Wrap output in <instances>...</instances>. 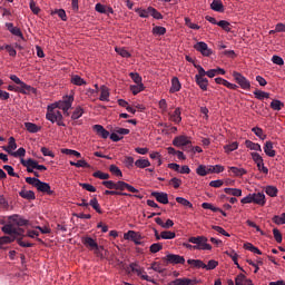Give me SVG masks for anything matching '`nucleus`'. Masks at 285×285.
<instances>
[{
    "label": "nucleus",
    "instance_id": "nucleus-48",
    "mask_svg": "<svg viewBox=\"0 0 285 285\" xmlns=\"http://www.w3.org/2000/svg\"><path fill=\"white\" fill-rule=\"evenodd\" d=\"M153 35H156V37H163V35H166V27H159V26L154 27Z\"/></svg>",
    "mask_w": 285,
    "mask_h": 285
},
{
    "label": "nucleus",
    "instance_id": "nucleus-19",
    "mask_svg": "<svg viewBox=\"0 0 285 285\" xmlns=\"http://www.w3.org/2000/svg\"><path fill=\"white\" fill-rule=\"evenodd\" d=\"M82 244L86 246V248H89V250H92L95 248H97V246L99 244H97V242L90 237V236H87L82 239Z\"/></svg>",
    "mask_w": 285,
    "mask_h": 285
},
{
    "label": "nucleus",
    "instance_id": "nucleus-12",
    "mask_svg": "<svg viewBox=\"0 0 285 285\" xmlns=\"http://www.w3.org/2000/svg\"><path fill=\"white\" fill-rule=\"evenodd\" d=\"M194 250H213V246L208 244V238L204 236L198 245H194Z\"/></svg>",
    "mask_w": 285,
    "mask_h": 285
},
{
    "label": "nucleus",
    "instance_id": "nucleus-52",
    "mask_svg": "<svg viewBox=\"0 0 285 285\" xmlns=\"http://www.w3.org/2000/svg\"><path fill=\"white\" fill-rule=\"evenodd\" d=\"M217 266H219V263L215 259H210L208 262V264L207 265L205 264V267H203V268H205V271H215V268H217Z\"/></svg>",
    "mask_w": 285,
    "mask_h": 285
},
{
    "label": "nucleus",
    "instance_id": "nucleus-28",
    "mask_svg": "<svg viewBox=\"0 0 285 285\" xmlns=\"http://www.w3.org/2000/svg\"><path fill=\"white\" fill-rule=\"evenodd\" d=\"M210 8L215 12H224V3H222L219 0H213Z\"/></svg>",
    "mask_w": 285,
    "mask_h": 285
},
{
    "label": "nucleus",
    "instance_id": "nucleus-21",
    "mask_svg": "<svg viewBox=\"0 0 285 285\" xmlns=\"http://www.w3.org/2000/svg\"><path fill=\"white\" fill-rule=\"evenodd\" d=\"M229 173H232L233 177H244L248 171L239 167H229Z\"/></svg>",
    "mask_w": 285,
    "mask_h": 285
},
{
    "label": "nucleus",
    "instance_id": "nucleus-45",
    "mask_svg": "<svg viewBox=\"0 0 285 285\" xmlns=\"http://www.w3.org/2000/svg\"><path fill=\"white\" fill-rule=\"evenodd\" d=\"M237 148H239V144L237 141H234L229 145L224 146V150L227 154L233 153L234 150H237Z\"/></svg>",
    "mask_w": 285,
    "mask_h": 285
},
{
    "label": "nucleus",
    "instance_id": "nucleus-64",
    "mask_svg": "<svg viewBox=\"0 0 285 285\" xmlns=\"http://www.w3.org/2000/svg\"><path fill=\"white\" fill-rule=\"evenodd\" d=\"M169 184L171 186H174V188H179V186H181V179L177 178V177H174L169 180Z\"/></svg>",
    "mask_w": 285,
    "mask_h": 285
},
{
    "label": "nucleus",
    "instance_id": "nucleus-24",
    "mask_svg": "<svg viewBox=\"0 0 285 285\" xmlns=\"http://www.w3.org/2000/svg\"><path fill=\"white\" fill-rule=\"evenodd\" d=\"M173 285H190V284H197V281H193L190 278H176L175 281H171Z\"/></svg>",
    "mask_w": 285,
    "mask_h": 285
},
{
    "label": "nucleus",
    "instance_id": "nucleus-63",
    "mask_svg": "<svg viewBox=\"0 0 285 285\" xmlns=\"http://www.w3.org/2000/svg\"><path fill=\"white\" fill-rule=\"evenodd\" d=\"M129 77H130V79H132L134 82H136V85L144 83V82H141V76H139V73H137V72H130Z\"/></svg>",
    "mask_w": 285,
    "mask_h": 285
},
{
    "label": "nucleus",
    "instance_id": "nucleus-49",
    "mask_svg": "<svg viewBox=\"0 0 285 285\" xmlns=\"http://www.w3.org/2000/svg\"><path fill=\"white\" fill-rule=\"evenodd\" d=\"M266 195H268L269 197H277V187L275 186H267L265 189Z\"/></svg>",
    "mask_w": 285,
    "mask_h": 285
},
{
    "label": "nucleus",
    "instance_id": "nucleus-26",
    "mask_svg": "<svg viewBox=\"0 0 285 285\" xmlns=\"http://www.w3.org/2000/svg\"><path fill=\"white\" fill-rule=\"evenodd\" d=\"M195 81L200 90H208V78H195Z\"/></svg>",
    "mask_w": 285,
    "mask_h": 285
},
{
    "label": "nucleus",
    "instance_id": "nucleus-35",
    "mask_svg": "<svg viewBox=\"0 0 285 285\" xmlns=\"http://www.w3.org/2000/svg\"><path fill=\"white\" fill-rule=\"evenodd\" d=\"M171 121H174V124H179L181 121V109L180 108H176L174 114L170 116Z\"/></svg>",
    "mask_w": 285,
    "mask_h": 285
},
{
    "label": "nucleus",
    "instance_id": "nucleus-59",
    "mask_svg": "<svg viewBox=\"0 0 285 285\" xmlns=\"http://www.w3.org/2000/svg\"><path fill=\"white\" fill-rule=\"evenodd\" d=\"M61 153L63 155H73V157H77L78 159H80V157H81V153L73 150V149H61Z\"/></svg>",
    "mask_w": 285,
    "mask_h": 285
},
{
    "label": "nucleus",
    "instance_id": "nucleus-11",
    "mask_svg": "<svg viewBox=\"0 0 285 285\" xmlns=\"http://www.w3.org/2000/svg\"><path fill=\"white\" fill-rule=\"evenodd\" d=\"M190 144V139L187 136H177L173 140V145L177 148H183L184 146H188Z\"/></svg>",
    "mask_w": 285,
    "mask_h": 285
},
{
    "label": "nucleus",
    "instance_id": "nucleus-46",
    "mask_svg": "<svg viewBox=\"0 0 285 285\" xmlns=\"http://www.w3.org/2000/svg\"><path fill=\"white\" fill-rule=\"evenodd\" d=\"M194 68H196L198 70V73L195 76V79L206 78L207 71L204 69V67H202L200 65L194 63Z\"/></svg>",
    "mask_w": 285,
    "mask_h": 285
},
{
    "label": "nucleus",
    "instance_id": "nucleus-43",
    "mask_svg": "<svg viewBox=\"0 0 285 285\" xmlns=\"http://www.w3.org/2000/svg\"><path fill=\"white\" fill-rule=\"evenodd\" d=\"M137 168H148L150 166V160L148 159H138L135 161Z\"/></svg>",
    "mask_w": 285,
    "mask_h": 285
},
{
    "label": "nucleus",
    "instance_id": "nucleus-7",
    "mask_svg": "<svg viewBox=\"0 0 285 285\" xmlns=\"http://www.w3.org/2000/svg\"><path fill=\"white\" fill-rule=\"evenodd\" d=\"M116 190L118 193H124V190H128L129 193H139V189L135 188L134 186L124 180H119L116 183Z\"/></svg>",
    "mask_w": 285,
    "mask_h": 285
},
{
    "label": "nucleus",
    "instance_id": "nucleus-57",
    "mask_svg": "<svg viewBox=\"0 0 285 285\" xmlns=\"http://www.w3.org/2000/svg\"><path fill=\"white\" fill-rule=\"evenodd\" d=\"M102 186H105V188H108V190H116L117 189V183H115L112 180L102 181Z\"/></svg>",
    "mask_w": 285,
    "mask_h": 285
},
{
    "label": "nucleus",
    "instance_id": "nucleus-61",
    "mask_svg": "<svg viewBox=\"0 0 285 285\" xmlns=\"http://www.w3.org/2000/svg\"><path fill=\"white\" fill-rule=\"evenodd\" d=\"M246 282V275L238 274L235 278V285H244Z\"/></svg>",
    "mask_w": 285,
    "mask_h": 285
},
{
    "label": "nucleus",
    "instance_id": "nucleus-44",
    "mask_svg": "<svg viewBox=\"0 0 285 285\" xmlns=\"http://www.w3.org/2000/svg\"><path fill=\"white\" fill-rule=\"evenodd\" d=\"M145 89L144 83H136L130 86L132 95H139Z\"/></svg>",
    "mask_w": 285,
    "mask_h": 285
},
{
    "label": "nucleus",
    "instance_id": "nucleus-4",
    "mask_svg": "<svg viewBox=\"0 0 285 285\" xmlns=\"http://www.w3.org/2000/svg\"><path fill=\"white\" fill-rule=\"evenodd\" d=\"M163 262L166 266H168V264H186V258L177 254H168L165 257H163Z\"/></svg>",
    "mask_w": 285,
    "mask_h": 285
},
{
    "label": "nucleus",
    "instance_id": "nucleus-18",
    "mask_svg": "<svg viewBox=\"0 0 285 285\" xmlns=\"http://www.w3.org/2000/svg\"><path fill=\"white\" fill-rule=\"evenodd\" d=\"M80 117H83V108L78 106L71 114L72 126H77V119H80Z\"/></svg>",
    "mask_w": 285,
    "mask_h": 285
},
{
    "label": "nucleus",
    "instance_id": "nucleus-56",
    "mask_svg": "<svg viewBox=\"0 0 285 285\" xmlns=\"http://www.w3.org/2000/svg\"><path fill=\"white\" fill-rule=\"evenodd\" d=\"M217 26H219V28H223L225 30V32H230V30H232L230 22H228L226 20L218 21Z\"/></svg>",
    "mask_w": 285,
    "mask_h": 285
},
{
    "label": "nucleus",
    "instance_id": "nucleus-62",
    "mask_svg": "<svg viewBox=\"0 0 285 285\" xmlns=\"http://www.w3.org/2000/svg\"><path fill=\"white\" fill-rule=\"evenodd\" d=\"M12 157H26V148L20 147L17 151L11 153Z\"/></svg>",
    "mask_w": 285,
    "mask_h": 285
},
{
    "label": "nucleus",
    "instance_id": "nucleus-2",
    "mask_svg": "<svg viewBox=\"0 0 285 285\" xmlns=\"http://www.w3.org/2000/svg\"><path fill=\"white\" fill-rule=\"evenodd\" d=\"M135 12H137L141 19H148V17H153L157 20L164 19L161 12L157 11V9L153 7H148L147 9L136 8Z\"/></svg>",
    "mask_w": 285,
    "mask_h": 285
},
{
    "label": "nucleus",
    "instance_id": "nucleus-33",
    "mask_svg": "<svg viewBox=\"0 0 285 285\" xmlns=\"http://www.w3.org/2000/svg\"><path fill=\"white\" fill-rule=\"evenodd\" d=\"M89 206H91L94 210H96V213H98L99 215L104 214V210H101V206L99 205V200H97V198H92L89 202Z\"/></svg>",
    "mask_w": 285,
    "mask_h": 285
},
{
    "label": "nucleus",
    "instance_id": "nucleus-51",
    "mask_svg": "<svg viewBox=\"0 0 285 285\" xmlns=\"http://www.w3.org/2000/svg\"><path fill=\"white\" fill-rule=\"evenodd\" d=\"M176 202H177V204H180L181 206H186L187 208H193V203H190V200H188L184 197H177Z\"/></svg>",
    "mask_w": 285,
    "mask_h": 285
},
{
    "label": "nucleus",
    "instance_id": "nucleus-22",
    "mask_svg": "<svg viewBox=\"0 0 285 285\" xmlns=\"http://www.w3.org/2000/svg\"><path fill=\"white\" fill-rule=\"evenodd\" d=\"M187 264L191 267V268H204L206 267V263H204L202 259H193L189 258L187 261Z\"/></svg>",
    "mask_w": 285,
    "mask_h": 285
},
{
    "label": "nucleus",
    "instance_id": "nucleus-32",
    "mask_svg": "<svg viewBox=\"0 0 285 285\" xmlns=\"http://www.w3.org/2000/svg\"><path fill=\"white\" fill-rule=\"evenodd\" d=\"M21 164L24 167H29V168H33V169H37V166L39 165V163L32 158H29L27 160L21 159Z\"/></svg>",
    "mask_w": 285,
    "mask_h": 285
},
{
    "label": "nucleus",
    "instance_id": "nucleus-16",
    "mask_svg": "<svg viewBox=\"0 0 285 285\" xmlns=\"http://www.w3.org/2000/svg\"><path fill=\"white\" fill-rule=\"evenodd\" d=\"M94 130L102 139H108V137H110V131L106 130V128H104V126H101V125H95Z\"/></svg>",
    "mask_w": 285,
    "mask_h": 285
},
{
    "label": "nucleus",
    "instance_id": "nucleus-6",
    "mask_svg": "<svg viewBox=\"0 0 285 285\" xmlns=\"http://www.w3.org/2000/svg\"><path fill=\"white\" fill-rule=\"evenodd\" d=\"M194 48L197 52H200L203 57H210V55H213V49L208 48V45L204 41L197 42Z\"/></svg>",
    "mask_w": 285,
    "mask_h": 285
},
{
    "label": "nucleus",
    "instance_id": "nucleus-9",
    "mask_svg": "<svg viewBox=\"0 0 285 285\" xmlns=\"http://www.w3.org/2000/svg\"><path fill=\"white\" fill-rule=\"evenodd\" d=\"M10 224H13V226H28L29 220L24 219L23 217L14 214L12 216H9Z\"/></svg>",
    "mask_w": 285,
    "mask_h": 285
},
{
    "label": "nucleus",
    "instance_id": "nucleus-25",
    "mask_svg": "<svg viewBox=\"0 0 285 285\" xmlns=\"http://www.w3.org/2000/svg\"><path fill=\"white\" fill-rule=\"evenodd\" d=\"M196 173L199 175V177H206V175H210V166L199 165Z\"/></svg>",
    "mask_w": 285,
    "mask_h": 285
},
{
    "label": "nucleus",
    "instance_id": "nucleus-20",
    "mask_svg": "<svg viewBox=\"0 0 285 285\" xmlns=\"http://www.w3.org/2000/svg\"><path fill=\"white\" fill-rule=\"evenodd\" d=\"M264 153L267 157H275L276 151L273 149V141L268 140L265 142Z\"/></svg>",
    "mask_w": 285,
    "mask_h": 285
},
{
    "label": "nucleus",
    "instance_id": "nucleus-3",
    "mask_svg": "<svg viewBox=\"0 0 285 285\" xmlns=\"http://www.w3.org/2000/svg\"><path fill=\"white\" fill-rule=\"evenodd\" d=\"M72 101H75L73 96H66L62 98V100L55 102L52 106L59 110H69L72 108Z\"/></svg>",
    "mask_w": 285,
    "mask_h": 285
},
{
    "label": "nucleus",
    "instance_id": "nucleus-8",
    "mask_svg": "<svg viewBox=\"0 0 285 285\" xmlns=\"http://www.w3.org/2000/svg\"><path fill=\"white\" fill-rule=\"evenodd\" d=\"M125 239H130L136 244V246H144V242H141V235L135 230H129L124 235Z\"/></svg>",
    "mask_w": 285,
    "mask_h": 285
},
{
    "label": "nucleus",
    "instance_id": "nucleus-34",
    "mask_svg": "<svg viewBox=\"0 0 285 285\" xmlns=\"http://www.w3.org/2000/svg\"><path fill=\"white\" fill-rule=\"evenodd\" d=\"M255 97L259 100V101H264V99H269L271 98V94L266 92V91H262V90H255L254 91Z\"/></svg>",
    "mask_w": 285,
    "mask_h": 285
},
{
    "label": "nucleus",
    "instance_id": "nucleus-13",
    "mask_svg": "<svg viewBox=\"0 0 285 285\" xmlns=\"http://www.w3.org/2000/svg\"><path fill=\"white\" fill-rule=\"evenodd\" d=\"M7 30H9V32H11V35H14V37H19L21 39V41L24 40L23 38V32H21V29H19V27H14V24H12V22H8L6 24Z\"/></svg>",
    "mask_w": 285,
    "mask_h": 285
},
{
    "label": "nucleus",
    "instance_id": "nucleus-30",
    "mask_svg": "<svg viewBox=\"0 0 285 285\" xmlns=\"http://www.w3.org/2000/svg\"><path fill=\"white\" fill-rule=\"evenodd\" d=\"M246 148H249V150H257L258 153H262V145L257 142H253L252 140L245 141Z\"/></svg>",
    "mask_w": 285,
    "mask_h": 285
},
{
    "label": "nucleus",
    "instance_id": "nucleus-41",
    "mask_svg": "<svg viewBox=\"0 0 285 285\" xmlns=\"http://www.w3.org/2000/svg\"><path fill=\"white\" fill-rule=\"evenodd\" d=\"M19 195L22 199H36L35 191L32 190H21Z\"/></svg>",
    "mask_w": 285,
    "mask_h": 285
},
{
    "label": "nucleus",
    "instance_id": "nucleus-37",
    "mask_svg": "<svg viewBox=\"0 0 285 285\" xmlns=\"http://www.w3.org/2000/svg\"><path fill=\"white\" fill-rule=\"evenodd\" d=\"M271 108L272 110H276L277 112H279V110H282V108H284V102H282L281 100L274 99L271 102Z\"/></svg>",
    "mask_w": 285,
    "mask_h": 285
},
{
    "label": "nucleus",
    "instance_id": "nucleus-42",
    "mask_svg": "<svg viewBox=\"0 0 285 285\" xmlns=\"http://www.w3.org/2000/svg\"><path fill=\"white\" fill-rule=\"evenodd\" d=\"M109 173H111V175H115L116 177H124V173H121V169H119L117 165H110Z\"/></svg>",
    "mask_w": 285,
    "mask_h": 285
},
{
    "label": "nucleus",
    "instance_id": "nucleus-29",
    "mask_svg": "<svg viewBox=\"0 0 285 285\" xmlns=\"http://www.w3.org/2000/svg\"><path fill=\"white\" fill-rule=\"evenodd\" d=\"M109 97H110V91L108 90V87L102 86V87L100 88V97H99V100H100V101H108Z\"/></svg>",
    "mask_w": 285,
    "mask_h": 285
},
{
    "label": "nucleus",
    "instance_id": "nucleus-23",
    "mask_svg": "<svg viewBox=\"0 0 285 285\" xmlns=\"http://www.w3.org/2000/svg\"><path fill=\"white\" fill-rule=\"evenodd\" d=\"M226 255H228V257L232 258V261L234 262L235 266H237V268H238L239 271H242L243 273H245L244 267H240V266H239V263L237 262V259H238V257H239V255H237V252H235V250L226 252Z\"/></svg>",
    "mask_w": 285,
    "mask_h": 285
},
{
    "label": "nucleus",
    "instance_id": "nucleus-31",
    "mask_svg": "<svg viewBox=\"0 0 285 285\" xmlns=\"http://www.w3.org/2000/svg\"><path fill=\"white\" fill-rule=\"evenodd\" d=\"M14 226H13V224L12 223H10V220H9V224H7V225H4L3 227H2V233H4L6 235H10L11 237H13L14 236Z\"/></svg>",
    "mask_w": 285,
    "mask_h": 285
},
{
    "label": "nucleus",
    "instance_id": "nucleus-58",
    "mask_svg": "<svg viewBox=\"0 0 285 285\" xmlns=\"http://www.w3.org/2000/svg\"><path fill=\"white\" fill-rule=\"evenodd\" d=\"M164 248V245L161 243H154L150 245L149 250L150 253H159Z\"/></svg>",
    "mask_w": 285,
    "mask_h": 285
},
{
    "label": "nucleus",
    "instance_id": "nucleus-38",
    "mask_svg": "<svg viewBox=\"0 0 285 285\" xmlns=\"http://www.w3.org/2000/svg\"><path fill=\"white\" fill-rule=\"evenodd\" d=\"M226 195H233V197H242V189L238 188H225Z\"/></svg>",
    "mask_w": 285,
    "mask_h": 285
},
{
    "label": "nucleus",
    "instance_id": "nucleus-10",
    "mask_svg": "<svg viewBox=\"0 0 285 285\" xmlns=\"http://www.w3.org/2000/svg\"><path fill=\"white\" fill-rule=\"evenodd\" d=\"M36 188L39 193H46L47 195H55V190L51 189L50 184L39 180L36 184Z\"/></svg>",
    "mask_w": 285,
    "mask_h": 285
},
{
    "label": "nucleus",
    "instance_id": "nucleus-1",
    "mask_svg": "<svg viewBox=\"0 0 285 285\" xmlns=\"http://www.w3.org/2000/svg\"><path fill=\"white\" fill-rule=\"evenodd\" d=\"M55 106H48V112L46 115V118L48 119V121H51V124H57V126H62L63 128H66V124L63 122V115L61 114V111L56 110Z\"/></svg>",
    "mask_w": 285,
    "mask_h": 285
},
{
    "label": "nucleus",
    "instance_id": "nucleus-5",
    "mask_svg": "<svg viewBox=\"0 0 285 285\" xmlns=\"http://www.w3.org/2000/svg\"><path fill=\"white\" fill-rule=\"evenodd\" d=\"M233 77L236 83H238V86H240L243 90H250V81L246 77H244V75L234 71Z\"/></svg>",
    "mask_w": 285,
    "mask_h": 285
},
{
    "label": "nucleus",
    "instance_id": "nucleus-47",
    "mask_svg": "<svg viewBox=\"0 0 285 285\" xmlns=\"http://www.w3.org/2000/svg\"><path fill=\"white\" fill-rule=\"evenodd\" d=\"M272 222H274V224H277V226H282L285 224V213H283L282 215L279 216H274L272 218Z\"/></svg>",
    "mask_w": 285,
    "mask_h": 285
},
{
    "label": "nucleus",
    "instance_id": "nucleus-54",
    "mask_svg": "<svg viewBox=\"0 0 285 285\" xmlns=\"http://www.w3.org/2000/svg\"><path fill=\"white\" fill-rule=\"evenodd\" d=\"M30 92H37V89H35L32 86L26 83L23 85L22 90L20 91L21 95H30Z\"/></svg>",
    "mask_w": 285,
    "mask_h": 285
},
{
    "label": "nucleus",
    "instance_id": "nucleus-60",
    "mask_svg": "<svg viewBox=\"0 0 285 285\" xmlns=\"http://www.w3.org/2000/svg\"><path fill=\"white\" fill-rule=\"evenodd\" d=\"M29 8L33 14H37L38 12H41V9L37 6V2L35 0H30Z\"/></svg>",
    "mask_w": 285,
    "mask_h": 285
},
{
    "label": "nucleus",
    "instance_id": "nucleus-14",
    "mask_svg": "<svg viewBox=\"0 0 285 285\" xmlns=\"http://www.w3.org/2000/svg\"><path fill=\"white\" fill-rule=\"evenodd\" d=\"M254 204L258 206H264L266 204V195L264 193H254L252 194Z\"/></svg>",
    "mask_w": 285,
    "mask_h": 285
},
{
    "label": "nucleus",
    "instance_id": "nucleus-17",
    "mask_svg": "<svg viewBox=\"0 0 285 285\" xmlns=\"http://www.w3.org/2000/svg\"><path fill=\"white\" fill-rule=\"evenodd\" d=\"M179 90H181V82H179V78L174 77L171 79V87L169 89V92L171 95H175V92H179Z\"/></svg>",
    "mask_w": 285,
    "mask_h": 285
},
{
    "label": "nucleus",
    "instance_id": "nucleus-15",
    "mask_svg": "<svg viewBox=\"0 0 285 285\" xmlns=\"http://www.w3.org/2000/svg\"><path fill=\"white\" fill-rule=\"evenodd\" d=\"M151 197H155V199L159 204H168V194H166V193L153 191Z\"/></svg>",
    "mask_w": 285,
    "mask_h": 285
},
{
    "label": "nucleus",
    "instance_id": "nucleus-50",
    "mask_svg": "<svg viewBox=\"0 0 285 285\" xmlns=\"http://www.w3.org/2000/svg\"><path fill=\"white\" fill-rule=\"evenodd\" d=\"M92 177H96V179H110V174L97 170L92 174Z\"/></svg>",
    "mask_w": 285,
    "mask_h": 285
},
{
    "label": "nucleus",
    "instance_id": "nucleus-36",
    "mask_svg": "<svg viewBox=\"0 0 285 285\" xmlns=\"http://www.w3.org/2000/svg\"><path fill=\"white\" fill-rule=\"evenodd\" d=\"M4 150L11 155V153H14L12 150H17V141L14 140V137L9 138V145L8 148H4Z\"/></svg>",
    "mask_w": 285,
    "mask_h": 285
},
{
    "label": "nucleus",
    "instance_id": "nucleus-39",
    "mask_svg": "<svg viewBox=\"0 0 285 285\" xmlns=\"http://www.w3.org/2000/svg\"><path fill=\"white\" fill-rule=\"evenodd\" d=\"M115 51L117 52V55H120V57H124L125 59H130L131 57L130 52L126 50V48L116 47Z\"/></svg>",
    "mask_w": 285,
    "mask_h": 285
},
{
    "label": "nucleus",
    "instance_id": "nucleus-40",
    "mask_svg": "<svg viewBox=\"0 0 285 285\" xmlns=\"http://www.w3.org/2000/svg\"><path fill=\"white\" fill-rule=\"evenodd\" d=\"M71 83H73V86H86V80L78 75H73L71 77Z\"/></svg>",
    "mask_w": 285,
    "mask_h": 285
},
{
    "label": "nucleus",
    "instance_id": "nucleus-27",
    "mask_svg": "<svg viewBox=\"0 0 285 285\" xmlns=\"http://www.w3.org/2000/svg\"><path fill=\"white\" fill-rule=\"evenodd\" d=\"M24 128L26 130H28V132H39V130H41L40 126H37V124L35 122H24Z\"/></svg>",
    "mask_w": 285,
    "mask_h": 285
},
{
    "label": "nucleus",
    "instance_id": "nucleus-55",
    "mask_svg": "<svg viewBox=\"0 0 285 285\" xmlns=\"http://www.w3.org/2000/svg\"><path fill=\"white\" fill-rule=\"evenodd\" d=\"M160 237H161V239H175L176 234H175V232L165 230V232L160 233Z\"/></svg>",
    "mask_w": 285,
    "mask_h": 285
},
{
    "label": "nucleus",
    "instance_id": "nucleus-53",
    "mask_svg": "<svg viewBox=\"0 0 285 285\" xmlns=\"http://www.w3.org/2000/svg\"><path fill=\"white\" fill-rule=\"evenodd\" d=\"M14 239H16V236H2L0 237V246H3L4 244H12Z\"/></svg>",
    "mask_w": 285,
    "mask_h": 285
}]
</instances>
